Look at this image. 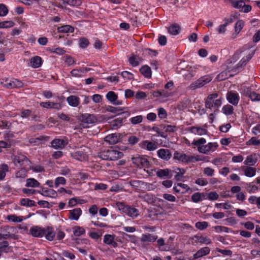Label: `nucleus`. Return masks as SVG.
Returning a JSON list of instances; mask_svg holds the SVG:
<instances>
[{
    "mask_svg": "<svg viewBox=\"0 0 260 260\" xmlns=\"http://www.w3.org/2000/svg\"><path fill=\"white\" fill-rule=\"evenodd\" d=\"M222 98L217 93L209 94L205 101V107L210 109H217L222 104Z\"/></svg>",
    "mask_w": 260,
    "mask_h": 260,
    "instance_id": "nucleus-1",
    "label": "nucleus"
},
{
    "mask_svg": "<svg viewBox=\"0 0 260 260\" xmlns=\"http://www.w3.org/2000/svg\"><path fill=\"white\" fill-rule=\"evenodd\" d=\"M116 206L119 210L129 217L135 218L139 215V211L137 209L125 205L123 203L118 202L116 203Z\"/></svg>",
    "mask_w": 260,
    "mask_h": 260,
    "instance_id": "nucleus-2",
    "label": "nucleus"
},
{
    "mask_svg": "<svg viewBox=\"0 0 260 260\" xmlns=\"http://www.w3.org/2000/svg\"><path fill=\"white\" fill-rule=\"evenodd\" d=\"M212 79V77L209 75L202 76L196 81L191 83L188 88L191 90H194L197 88H201L210 82Z\"/></svg>",
    "mask_w": 260,
    "mask_h": 260,
    "instance_id": "nucleus-3",
    "label": "nucleus"
},
{
    "mask_svg": "<svg viewBox=\"0 0 260 260\" xmlns=\"http://www.w3.org/2000/svg\"><path fill=\"white\" fill-rule=\"evenodd\" d=\"M229 2L233 7L239 9L242 12L248 13L252 9L250 5L245 4L244 0H230Z\"/></svg>",
    "mask_w": 260,
    "mask_h": 260,
    "instance_id": "nucleus-4",
    "label": "nucleus"
},
{
    "mask_svg": "<svg viewBox=\"0 0 260 260\" xmlns=\"http://www.w3.org/2000/svg\"><path fill=\"white\" fill-rule=\"evenodd\" d=\"M1 84L7 88H20L23 86V83L17 79L4 78L1 81Z\"/></svg>",
    "mask_w": 260,
    "mask_h": 260,
    "instance_id": "nucleus-5",
    "label": "nucleus"
},
{
    "mask_svg": "<svg viewBox=\"0 0 260 260\" xmlns=\"http://www.w3.org/2000/svg\"><path fill=\"white\" fill-rule=\"evenodd\" d=\"M174 159L185 164L198 160V159L195 156L188 155L178 151L175 152L174 154Z\"/></svg>",
    "mask_w": 260,
    "mask_h": 260,
    "instance_id": "nucleus-6",
    "label": "nucleus"
},
{
    "mask_svg": "<svg viewBox=\"0 0 260 260\" xmlns=\"http://www.w3.org/2000/svg\"><path fill=\"white\" fill-rule=\"evenodd\" d=\"M133 164L140 168H148L150 166V161L146 156L138 155L132 158Z\"/></svg>",
    "mask_w": 260,
    "mask_h": 260,
    "instance_id": "nucleus-7",
    "label": "nucleus"
},
{
    "mask_svg": "<svg viewBox=\"0 0 260 260\" xmlns=\"http://www.w3.org/2000/svg\"><path fill=\"white\" fill-rule=\"evenodd\" d=\"M16 229L14 227L9 225L3 226L1 228V233L0 234V239H7L9 238H13Z\"/></svg>",
    "mask_w": 260,
    "mask_h": 260,
    "instance_id": "nucleus-8",
    "label": "nucleus"
},
{
    "mask_svg": "<svg viewBox=\"0 0 260 260\" xmlns=\"http://www.w3.org/2000/svg\"><path fill=\"white\" fill-rule=\"evenodd\" d=\"M218 147V144L216 142H210L205 145L203 147L199 148V152L204 154H208L215 151Z\"/></svg>",
    "mask_w": 260,
    "mask_h": 260,
    "instance_id": "nucleus-9",
    "label": "nucleus"
},
{
    "mask_svg": "<svg viewBox=\"0 0 260 260\" xmlns=\"http://www.w3.org/2000/svg\"><path fill=\"white\" fill-rule=\"evenodd\" d=\"M45 228L33 226L29 229V234L34 237H43L45 234Z\"/></svg>",
    "mask_w": 260,
    "mask_h": 260,
    "instance_id": "nucleus-10",
    "label": "nucleus"
},
{
    "mask_svg": "<svg viewBox=\"0 0 260 260\" xmlns=\"http://www.w3.org/2000/svg\"><path fill=\"white\" fill-rule=\"evenodd\" d=\"M226 99L233 105L237 106L239 102L240 97L237 92L230 91L226 94Z\"/></svg>",
    "mask_w": 260,
    "mask_h": 260,
    "instance_id": "nucleus-11",
    "label": "nucleus"
},
{
    "mask_svg": "<svg viewBox=\"0 0 260 260\" xmlns=\"http://www.w3.org/2000/svg\"><path fill=\"white\" fill-rule=\"evenodd\" d=\"M71 156L73 158L81 161H86L88 159V155L83 150H78L72 152Z\"/></svg>",
    "mask_w": 260,
    "mask_h": 260,
    "instance_id": "nucleus-12",
    "label": "nucleus"
},
{
    "mask_svg": "<svg viewBox=\"0 0 260 260\" xmlns=\"http://www.w3.org/2000/svg\"><path fill=\"white\" fill-rule=\"evenodd\" d=\"M186 131L194 135L200 136L206 135L208 133V131L206 128L197 126L187 127Z\"/></svg>",
    "mask_w": 260,
    "mask_h": 260,
    "instance_id": "nucleus-13",
    "label": "nucleus"
},
{
    "mask_svg": "<svg viewBox=\"0 0 260 260\" xmlns=\"http://www.w3.org/2000/svg\"><path fill=\"white\" fill-rule=\"evenodd\" d=\"M80 119L81 121L87 124H93L97 121V118L95 115L88 113L82 114Z\"/></svg>",
    "mask_w": 260,
    "mask_h": 260,
    "instance_id": "nucleus-14",
    "label": "nucleus"
},
{
    "mask_svg": "<svg viewBox=\"0 0 260 260\" xmlns=\"http://www.w3.org/2000/svg\"><path fill=\"white\" fill-rule=\"evenodd\" d=\"M192 240L191 244L196 245L198 243L208 245L211 243V240L206 237L194 236L191 238Z\"/></svg>",
    "mask_w": 260,
    "mask_h": 260,
    "instance_id": "nucleus-15",
    "label": "nucleus"
},
{
    "mask_svg": "<svg viewBox=\"0 0 260 260\" xmlns=\"http://www.w3.org/2000/svg\"><path fill=\"white\" fill-rule=\"evenodd\" d=\"M82 214V210L80 208H75L69 210L68 218L70 220H77Z\"/></svg>",
    "mask_w": 260,
    "mask_h": 260,
    "instance_id": "nucleus-16",
    "label": "nucleus"
},
{
    "mask_svg": "<svg viewBox=\"0 0 260 260\" xmlns=\"http://www.w3.org/2000/svg\"><path fill=\"white\" fill-rule=\"evenodd\" d=\"M115 236L114 235L106 234L104 237L103 242L105 244L112 245L113 247H117V243L115 241Z\"/></svg>",
    "mask_w": 260,
    "mask_h": 260,
    "instance_id": "nucleus-17",
    "label": "nucleus"
},
{
    "mask_svg": "<svg viewBox=\"0 0 260 260\" xmlns=\"http://www.w3.org/2000/svg\"><path fill=\"white\" fill-rule=\"evenodd\" d=\"M158 157L165 160H168L172 156V154L169 149L161 148L157 151Z\"/></svg>",
    "mask_w": 260,
    "mask_h": 260,
    "instance_id": "nucleus-18",
    "label": "nucleus"
},
{
    "mask_svg": "<svg viewBox=\"0 0 260 260\" xmlns=\"http://www.w3.org/2000/svg\"><path fill=\"white\" fill-rule=\"evenodd\" d=\"M109 150V160H115L123 156L122 152L115 149Z\"/></svg>",
    "mask_w": 260,
    "mask_h": 260,
    "instance_id": "nucleus-19",
    "label": "nucleus"
},
{
    "mask_svg": "<svg viewBox=\"0 0 260 260\" xmlns=\"http://www.w3.org/2000/svg\"><path fill=\"white\" fill-rule=\"evenodd\" d=\"M14 162L16 165L18 164L20 166H23L25 164H28L29 160L25 156L19 155L15 156Z\"/></svg>",
    "mask_w": 260,
    "mask_h": 260,
    "instance_id": "nucleus-20",
    "label": "nucleus"
},
{
    "mask_svg": "<svg viewBox=\"0 0 260 260\" xmlns=\"http://www.w3.org/2000/svg\"><path fill=\"white\" fill-rule=\"evenodd\" d=\"M51 146L56 149H62L64 147L67 143L63 139H55L52 141Z\"/></svg>",
    "mask_w": 260,
    "mask_h": 260,
    "instance_id": "nucleus-21",
    "label": "nucleus"
},
{
    "mask_svg": "<svg viewBox=\"0 0 260 260\" xmlns=\"http://www.w3.org/2000/svg\"><path fill=\"white\" fill-rule=\"evenodd\" d=\"M141 146L148 151H153L157 148V146L154 143L148 140L143 141L141 143Z\"/></svg>",
    "mask_w": 260,
    "mask_h": 260,
    "instance_id": "nucleus-22",
    "label": "nucleus"
},
{
    "mask_svg": "<svg viewBox=\"0 0 260 260\" xmlns=\"http://www.w3.org/2000/svg\"><path fill=\"white\" fill-rule=\"evenodd\" d=\"M210 249L208 247H204L199 250L193 254V258L198 259L200 257H201L203 256L207 255L210 253Z\"/></svg>",
    "mask_w": 260,
    "mask_h": 260,
    "instance_id": "nucleus-23",
    "label": "nucleus"
},
{
    "mask_svg": "<svg viewBox=\"0 0 260 260\" xmlns=\"http://www.w3.org/2000/svg\"><path fill=\"white\" fill-rule=\"evenodd\" d=\"M190 187L186 184L182 183H179L177 186L173 187L174 190L177 193H184L188 191Z\"/></svg>",
    "mask_w": 260,
    "mask_h": 260,
    "instance_id": "nucleus-24",
    "label": "nucleus"
},
{
    "mask_svg": "<svg viewBox=\"0 0 260 260\" xmlns=\"http://www.w3.org/2000/svg\"><path fill=\"white\" fill-rule=\"evenodd\" d=\"M157 239V236L147 233L142 235L141 241L142 242H153Z\"/></svg>",
    "mask_w": 260,
    "mask_h": 260,
    "instance_id": "nucleus-25",
    "label": "nucleus"
},
{
    "mask_svg": "<svg viewBox=\"0 0 260 260\" xmlns=\"http://www.w3.org/2000/svg\"><path fill=\"white\" fill-rule=\"evenodd\" d=\"M168 32L172 35H178L181 30L180 25L177 23H173L167 28Z\"/></svg>",
    "mask_w": 260,
    "mask_h": 260,
    "instance_id": "nucleus-26",
    "label": "nucleus"
},
{
    "mask_svg": "<svg viewBox=\"0 0 260 260\" xmlns=\"http://www.w3.org/2000/svg\"><path fill=\"white\" fill-rule=\"evenodd\" d=\"M254 54L253 51H247V52L244 53V55H246V56H244L238 63V67H242L246 64V63L252 58Z\"/></svg>",
    "mask_w": 260,
    "mask_h": 260,
    "instance_id": "nucleus-27",
    "label": "nucleus"
},
{
    "mask_svg": "<svg viewBox=\"0 0 260 260\" xmlns=\"http://www.w3.org/2000/svg\"><path fill=\"white\" fill-rule=\"evenodd\" d=\"M64 99L65 98L63 96H60L57 98L58 102H51V109H54L57 110L61 109L62 108V103Z\"/></svg>",
    "mask_w": 260,
    "mask_h": 260,
    "instance_id": "nucleus-28",
    "label": "nucleus"
},
{
    "mask_svg": "<svg viewBox=\"0 0 260 260\" xmlns=\"http://www.w3.org/2000/svg\"><path fill=\"white\" fill-rule=\"evenodd\" d=\"M67 101L70 106L74 107L78 106L80 104L79 98L75 95L69 96L67 98Z\"/></svg>",
    "mask_w": 260,
    "mask_h": 260,
    "instance_id": "nucleus-29",
    "label": "nucleus"
},
{
    "mask_svg": "<svg viewBox=\"0 0 260 260\" xmlns=\"http://www.w3.org/2000/svg\"><path fill=\"white\" fill-rule=\"evenodd\" d=\"M42 63V60L41 57L36 56L32 57L30 61V66L34 68L40 67Z\"/></svg>",
    "mask_w": 260,
    "mask_h": 260,
    "instance_id": "nucleus-30",
    "label": "nucleus"
},
{
    "mask_svg": "<svg viewBox=\"0 0 260 260\" xmlns=\"http://www.w3.org/2000/svg\"><path fill=\"white\" fill-rule=\"evenodd\" d=\"M156 174L159 178L166 177L171 178L172 177V175L171 174V171L168 169H159L157 171Z\"/></svg>",
    "mask_w": 260,
    "mask_h": 260,
    "instance_id": "nucleus-31",
    "label": "nucleus"
},
{
    "mask_svg": "<svg viewBox=\"0 0 260 260\" xmlns=\"http://www.w3.org/2000/svg\"><path fill=\"white\" fill-rule=\"evenodd\" d=\"M104 139L106 142L110 144H115L119 141V137L115 134L107 136Z\"/></svg>",
    "mask_w": 260,
    "mask_h": 260,
    "instance_id": "nucleus-32",
    "label": "nucleus"
},
{
    "mask_svg": "<svg viewBox=\"0 0 260 260\" xmlns=\"http://www.w3.org/2000/svg\"><path fill=\"white\" fill-rule=\"evenodd\" d=\"M45 236L46 238L49 241H52L55 236V233L53 231V229L50 227L45 228Z\"/></svg>",
    "mask_w": 260,
    "mask_h": 260,
    "instance_id": "nucleus-33",
    "label": "nucleus"
},
{
    "mask_svg": "<svg viewBox=\"0 0 260 260\" xmlns=\"http://www.w3.org/2000/svg\"><path fill=\"white\" fill-rule=\"evenodd\" d=\"M257 161V158L255 156V154H251L250 155L246 158V159L244 161V164L245 165L248 166H253L254 165Z\"/></svg>",
    "mask_w": 260,
    "mask_h": 260,
    "instance_id": "nucleus-34",
    "label": "nucleus"
},
{
    "mask_svg": "<svg viewBox=\"0 0 260 260\" xmlns=\"http://www.w3.org/2000/svg\"><path fill=\"white\" fill-rule=\"evenodd\" d=\"M9 170V166L5 164L0 165V180H3L5 178L6 173Z\"/></svg>",
    "mask_w": 260,
    "mask_h": 260,
    "instance_id": "nucleus-35",
    "label": "nucleus"
},
{
    "mask_svg": "<svg viewBox=\"0 0 260 260\" xmlns=\"http://www.w3.org/2000/svg\"><path fill=\"white\" fill-rule=\"evenodd\" d=\"M141 73L146 78H149L151 77V71L149 67L144 66L140 69Z\"/></svg>",
    "mask_w": 260,
    "mask_h": 260,
    "instance_id": "nucleus-36",
    "label": "nucleus"
},
{
    "mask_svg": "<svg viewBox=\"0 0 260 260\" xmlns=\"http://www.w3.org/2000/svg\"><path fill=\"white\" fill-rule=\"evenodd\" d=\"M244 174L248 177H252L256 174V169L251 167H247L243 169Z\"/></svg>",
    "mask_w": 260,
    "mask_h": 260,
    "instance_id": "nucleus-37",
    "label": "nucleus"
},
{
    "mask_svg": "<svg viewBox=\"0 0 260 260\" xmlns=\"http://www.w3.org/2000/svg\"><path fill=\"white\" fill-rule=\"evenodd\" d=\"M58 31L61 33L73 32L74 31V28L71 25H66L57 28Z\"/></svg>",
    "mask_w": 260,
    "mask_h": 260,
    "instance_id": "nucleus-38",
    "label": "nucleus"
},
{
    "mask_svg": "<svg viewBox=\"0 0 260 260\" xmlns=\"http://www.w3.org/2000/svg\"><path fill=\"white\" fill-rule=\"evenodd\" d=\"M40 185V183L35 179L34 178H28L26 180V187H39Z\"/></svg>",
    "mask_w": 260,
    "mask_h": 260,
    "instance_id": "nucleus-39",
    "label": "nucleus"
},
{
    "mask_svg": "<svg viewBox=\"0 0 260 260\" xmlns=\"http://www.w3.org/2000/svg\"><path fill=\"white\" fill-rule=\"evenodd\" d=\"M47 137L41 136L38 138H31L29 140V143L34 145H38L41 143V142L43 140H47Z\"/></svg>",
    "mask_w": 260,
    "mask_h": 260,
    "instance_id": "nucleus-40",
    "label": "nucleus"
},
{
    "mask_svg": "<svg viewBox=\"0 0 260 260\" xmlns=\"http://www.w3.org/2000/svg\"><path fill=\"white\" fill-rule=\"evenodd\" d=\"M20 204L21 206L26 207H33L36 205L35 202L29 199L23 198L20 201Z\"/></svg>",
    "mask_w": 260,
    "mask_h": 260,
    "instance_id": "nucleus-41",
    "label": "nucleus"
},
{
    "mask_svg": "<svg viewBox=\"0 0 260 260\" xmlns=\"http://www.w3.org/2000/svg\"><path fill=\"white\" fill-rule=\"evenodd\" d=\"M122 123L123 119L121 118H118L111 122L110 126L112 129H117L122 125Z\"/></svg>",
    "mask_w": 260,
    "mask_h": 260,
    "instance_id": "nucleus-42",
    "label": "nucleus"
},
{
    "mask_svg": "<svg viewBox=\"0 0 260 260\" xmlns=\"http://www.w3.org/2000/svg\"><path fill=\"white\" fill-rule=\"evenodd\" d=\"M206 143V140L203 138H201L198 140H194L191 144L197 147L198 150L199 151V148L203 147Z\"/></svg>",
    "mask_w": 260,
    "mask_h": 260,
    "instance_id": "nucleus-43",
    "label": "nucleus"
},
{
    "mask_svg": "<svg viewBox=\"0 0 260 260\" xmlns=\"http://www.w3.org/2000/svg\"><path fill=\"white\" fill-rule=\"evenodd\" d=\"M6 219L9 221H11L14 222H20L23 220L22 216H18L15 214H11L8 215Z\"/></svg>",
    "mask_w": 260,
    "mask_h": 260,
    "instance_id": "nucleus-44",
    "label": "nucleus"
},
{
    "mask_svg": "<svg viewBox=\"0 0 260 260\" xmlns=\"http://www.w3.org/2000/svg\"><path fill=\"white\" fill-rule=\"evenodd\" d=\"M225 23L223 24L220 25L219 27L217 28V31L219 34H223L226 31V26L230 23L232 22V19H224Z\"/></svg>",
    "mask_w": 260,
    "mask_h": 260,
    "instance_id": "nucleus-45",
    "label": "nucleus"
},
{
    "mask_svg": "<svg viewBox=\"0 0 260 260\" xmlns=\"http://www.w3.org/2000/svg\"><path fill=\"white\" fill-rule=\"evenodd\" d=\"M73 229L74 234L76 237H79L85 233V229L83 227L76 226Z\"/></svg>",
    "mask_w": 260,
    "mask_h": 260,
    "instance_id": "nucleus-46",
    "label": "nucleus"
},
{
    "mask_svg": "<svg viewBox=\"0 0 260 260\" xmlns=\"http://www.w3.org/2000/svg\"><path fill=\"white\" fill-rule=\"evenodd\" d=\"M222 111L226 115H230L234 112V108L232 106L228 104L222 107Z\"/></svg>",
    "mask_w": 260,
    "mask_h": 260,
    "instance_id": "nucleus-47",
    "label": "nucleus"
},
{
    "mask_svg": "<svg viewBox=\"0 0 260 260\" xmlns=\"http://www.w3.org/2000/svg\"><path fill=\"white\" fill-rule=\"evenodd\" d=\"M106 98L109 102L113 103L117 100L118 96L114 91H110L107 93Z\"/></svg>",
    "mask_w": 260,
    "mask_h": 260,
    "instance_id": "nucleus-48",
    "label": "nucleus"
},
{
    "mask_svg": "<svg viewBox=\"0 0 260 260\" xmlns=\"http://www.w3.org/2000/svg\"><path fill=\"white\" fill-rule=\"evenodd\" d=\"M204 193L196 192L191 196V200L194 203H198L203 200Z\"/></svg>",
    "mask_w": 260,
    "mask_h": 260,
    "instance_id": "nucleus-49",
    "label": "nucleus"
},
{
    "mask_svg": "<svg viewBox=\"0 0 260 260\" xmlns=\"http://www.w3.org/2000/svg\"><path fill=\"white\" fill-rule=\"evenodd\" d=\"M15 25L13 21H5L0 22V28H8L13 27Z\"/></svg>",
    "mask_w": 260,
    "mask_h": 260,
    "instance_id": "nucleus-50",
    "label": "nucleus"
},
{
    "mask_svg": "<svg viewBox=\"0 0 260 260\" xmlns=\"http://www.w3.org/2000/svg\"><path fill=\"white\" fill-rule=\"evenodd\" d=\"M143 117L142 115H138L129 119V121L133 124H137L141 123L143 121Z\"/></svg>",
    "mask_w": 260,
    "mask_h": 260,
    "instance_id": "nucleus-51",
    "label": "nucleus"
},
{
    "mask_svg": "<svg viewBox=\"0 0 260 260\" xmlns=\"http://www.w3.org/2000/svg\"><path fill=\"white\" fill-rule=\"evenodd\" d=\"M246 144L248 146H260V140H258L256 137H253L247 141Z\"/></svg>",
    "mask_w": 260,
    "mask_h": 260,
    "instance_id": "nucleus-52",
    "label": "nucleus"
},
{
    "mask_svg": "<svg viewBox=\"0 0 260 260\" xmlns=\"http://www.w3.org/2000/svg\"><path fill=\"white\" fill-rule=\"evenodd\" d=\"M248 97L251 99L252 101H260V94H258L254 91H250L248 94Z\"/></svg>",
    "mask_w": 260,
    "mask_h": 260,
    "instance_id": "nucleus-53",
    "label": "nucleus"
},
{
    "mask_svg": "<svg viewBox=\"0 0 260 260\" xmlns=\"http://www.w3.org/2000/svg\"><path fill=\"white\" fill-rule=\"evenodd\" d=\"M49 51L52 53H55L58 55H63L66 53V51L60 47H52L49 49Z\"/></svg>",
    "mask_w": 260,
    "mask_h": 260,
    "instance_id": "nucleus-54",
    "label": "nucleus"
},
{
    "mask_svg": "<svg viewBox=\"0 0 260 260\" xmlns=\"http://www.w3.org/2000/svg\"><path fill=\"white\" fill-rule=\"evenodd\" d=\"M71 74L74 77H81L83 75V71L81 69H75L72 70Z\"/></svg>",
    "mask_w": 260,
    "mask_h": 260,
    "instance_id": "nucleus-55",
    "label": "nucleus"
},
{
    "mask_svg": "<svg viewBox=\"0 0 260 260\" xmlns=\"http://www.w3.org/2000/svg\"><path fill=\"white\" fill-rule=\"evenodd\" d=\"M143 184V182L139 180H133L129 182V184L131 186L134 187L135 189H139V188Z\"/></svg>",
    "mask_w": 260,
    "mask_h": 260,
    "instance_id": "nucleus-56",
    "label": "nucleus"
},
{
    "mask_svg": "<svg viewBox=\"0 0 260 260\" xmlns=\"http://www.w3.org/2000/svg\"><path fill=\"white\" fill-rule=\"evenodd\" d=\"M244 25V22L243 20H238L235 26V31L237 33H239L241 30L243 28Z\"/></svg>",
    "mask_w": 260,
    "mask_h": 260,
    "instance_id": "nucleus-57",
    "label": "nucleus"
},
{
    "mask_svg": "<svg viewBox=\"0 0 260 260\" xmlns=\"http://www.w3.org/2000/svg\"><path fill=\"white\" fill-rule=\"evenodd\" d=\"M158 116L160 119H165L167 117V112L163 108H159L157 109Z\"/></svg>",
    "mask_w": 260,
    "mask_h": 260,
    "instance_id": "nucleus-58",
    "label": "nucleus"
},
{
    "mask_svg": "<svg viewBox=\"0 0 260 260\" xmlns=\"http://www.w3.org/2000/svg\"><path fill=\"white\" fill-rule=\"evenodd\" d=\"M195 226L197 229L200 230H203L208 227V223L206 221L197 222Z\"/></svg>",
    "mask_w": 260,
    "mask_h": 260,
    "instance_id": "nucleus-59",
    "label": "nucleus"
},
{
    "mask_svg": "<svg viewBox=\"0 0 260 260\" xmlns=\"http://www.w3.org/2000/svg\"><path fill=\"white\" fill-rule=\"evenodd\" d=\"M66 183V180L63 177H58L55 179L54 184L56 187L61 184L64 185Z\"/></svg>",
    "mask_w": 260,
    "mask_h": 260,
    "instance_id": "nucleus-60",
    "label": "nucleus"
},
{
    "mask_svg": "<svg viewBox=\"0 0 260 260\" xmlns=\"http://www.w3.org/2000/svg\"><path fill=\"white\" fill-rule=\"evenodd\" d=\"M203 172L205 175L212 177L214 174V170L210 167H206L204 168Z\"/></svg>",
    "mask_w": 260,
    "mask_h": 260,
    "instance_id": "nucleus-61",
    "label": "nucleus"
},
{
    "mask_svg": "<svg viewBox=\"0 0 260 260\" xmlns=\"http://www.w3.org/2000/svg\"><path fill=\"white\" fill-rule=\"evenodd\" d=\"M57 195L56 192L52 189H49L47 191H44V192L43 193V196L49 197H54Z\"/></svg>",
    "mask_w": 260,
    "mask_h": 260,
    "instance_id": "nucleus-62",
    "label": "nucleus"
},
{
    "mask_svg": "<svg viewBox=\"0 0 260 260\" xmlns=\"http://www.w3.org/2000/svg\"><path fill=\"white\" fill-rule=\"evenodd\" d=\"M8 13L7 7L3 4H0V16H5Z\"/></svg>",
    "mask_w": 260,
    "mask_h": 260,
    "instance_id": "nucleus-63",
    "label": "nucleus"
},
{
    "mask_svg": "<svg viewBox=\"0 0 260 260\" xmlns=\"http://www.w3.org/2000/svg\"><path fill=\"white\" fill-rule=\"evenodd\" d=\"M11 126V123L8 121L2 120L0 121V128L2 129H9Z\"/></svg>",
    "mask_w": 260,
    "mask_h": 260,
    "instance_id": "nucleus-64",
    "label": "nucleus"
}]
</instances>
